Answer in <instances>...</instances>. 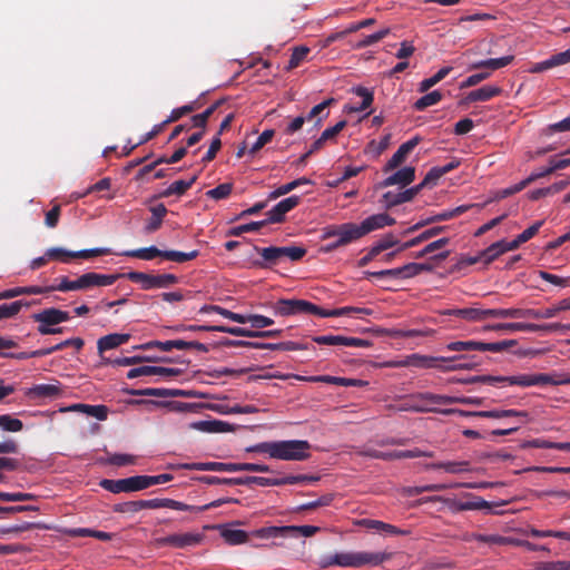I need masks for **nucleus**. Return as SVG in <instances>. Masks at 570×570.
<instances>
[{
	"label": "nucleus",
	"instance_id": "nucleus-23",
	"mask_svg": "<svg viewBox=\"0 0 570 570\" xmlns=\"http://www.w3.org/2000/svg\"><path fill=\"white\" fill-rule=\"evenodd\" d=\"M442 362L441 357H434V356H426V355H420V354H413L411 356H407L404 361H401L395 366H415V367H422V368H439Z\"/></svg>",
	"mask_w": 570,
	"mask_h": 570
},
{
	"label": "nucleus",
	"instance_id": "nucleus-20",
	"mask_svg": "<svg viewBox=\"0 0 570 570\" xmlns=\"http://www.w3.org/2000/svg\"><path fill=\"white\" fill-rule=\"evenodd\" d=\"M242 522L237 521L230 524H220L216 528L219 530L220 537L225 540L226 543L230 546L243 544L248 542L249 533L244 530L232 529L230 525L240 524Z\"/></svg>",
	"mask_w": 570,
	"mask_h": 570
},
{
	"label": "nucleus",
	"instance_id": "nucleus-35",
	"mask_svg": "<svg viewBox=\"0 0 570 570\" xmlns=\"http://www.w3.org/2000/svg\"><path fill=\"white\" fill-rule=\"evenodd\" d=\"M61 393H62V390H61L60 385H56V384L36 385V386L29 389V391L27 392L28 395L36 396V397H57V396L61 395Z\"/></svg>",
	"mask_w": 570,
	"mask_h": 570
},
{
	"label": "nucleus",
	"instance_id": "nucleus-55",
	"mask_svg": "<svg viewBox=\"0 0 570 570\" xmlns=\"http://www.w3.org/2000/svg\"><path fill=\"white\" fill-rule=\"evenodd\" d=\"M219 345L226 346V347H248V348L264 350L265 343L223 338L219 342Z\"/></svg>",
	"mask_w": 570,
	"mask_h": 570
},
{
	"label": "nucleus",
	"instance_id": "nucleus-12",
	"mask_svg": "<svg viewBox=\"0 0 570 570\" xmlns=\"http://www.w3.org/2000/svg\"><path fill=\"white\" fill-rule=\"evenodd\" d=\"M558 379H556L553 375L546 374V373H537V374H522L521 379L519 381V385L527 387V386H533V385H562V384H570V375H557Z\"/></svg>",
	"mask_w": 570,
	"mask_h": 570
},
{
	"label": "nucleus",
	"instance_id": "nucleus-60",
	"mask_svg": "<svg viewBox=\"0 0 570 570\" xmlns=\"http://www.w3.org/2000/svg\"><path fill=\"white\" fill-rule=\"evenodd\" d=\"M0 428L8 432H19L23 429V423L11 415H0Z\"/></svg>",
	"mask_w": 570,
	"mask_h": 570
},
{
	"label": "nucleus",
	"instance_id": "nucleus-51",
	"mask_svg": "<svg viewBox=\"0 0 570 570\" xmlns=\"http://www.w3.org/2000/svg\"><path fill=\"white\" fill-rule=\"evenodd\" d=\"M267 225L266 220L250 222L239 226H235L227 232L228 236H240L244 233L259 230L263 226Z\"/></svg>",
	"mask_w": 570,
	"mask_h": 570
},
{
	"label": "nucleus",
	"instance_id": "nucleus-28",
	"mask_svg": "<svg viewBox=\"0 0 570 570\" xmlns=\"http://www.w3.org/2000/svg\"><path fill=\"white\" fill-rule=\"evenodd\" d=\"M173 535V547L177 549H184L188 547H194L200 544L205 535L200 532H185V533H174Z\"/></svg>",
	"mask_w": 570,
	"mask_h": 570
},
{
	"label": "nucleus",
	"instance_id": "nucleus-56",
	"mask_svg": "<svg viewBox=\"0 0 570 570\" xmlns=\"http://www.w3.org/2000/svg\"><path fill=\"white\" fill-rule=\"evenodd\" d=\"M232 191H233V184L224 183L213 189L207 190L206 196L208 198L219 200V199L227 198L232 194Z\"/></svg>",
	"mask_w": 570,
	"mask_h": 570
},
{
	"label": "nucleus",
	"instance_id": "nucleus-22",
	"mask_svg": "<svg viewBox=\"0 0 570 570\" xmlns=\"http://www.w3.org/2000/svg\"><path fill=\"white\" fill-rule=\"evenodd\" d=\"M502 89L498 86H483L479 89L470 91L460 102V106L468 105L475 101H487L491 98L499 96Z\"/></svg>",
	"mask_w": 570,
	"mask_h": 570
},
{
	"label": "nucleus",
	"instance_id": "nucleus-34",
	"mask_svg": "<svg viewBox=\"0 0 570 570\" xmlns=\"http://www.w3.org/2000/svg\"><path fill=\"white\" fill-rule=\"evenodd\" d=\"M412 399L424 402V404H420L421 406H429L430 404H453V396L433 394L430 392L414 394Z\"/></svg>",
	"mask_w": 570,
	"mask_h": 570
},
{
	"label": "nucleus",
	"instance_id": "nucleus-18",
	"mask_svg": "<svg viewBox=\"0 0 570 570\" xmlns=\"http://www.w3.org/2000/svg\"><path fill=\"white\" fill-rule=\"evenodd\" d=\"M32 318L39 323V325H45V327H50L58 325L60 323L67 322L70 316L66 311H61L55 307L46 308L39 313L32 315Z\"/></svg>",
	"mask_w": 570,
	"mask_h": 570
},
{
	"label": "nucleus",
	"instance_id": "nucleus-58",
	"mask_svg": "<svg viewBox=\"0 0 570 570\" xmlns=\"http://www.w3.org/2000/svg\"><path fill=\"white\" fill-rule=\"evenodd\" d=\"M308 52H309L308 47H305V46L295 47L291 55L286 70H292V69L298 67V65L306 58Z\"/></svg>",
	"mask_w": 570,
	"mask_h": 570
},
{
	"label": "nucleus",
	"instance_id": "nucleus-44",
	"mask_svg": "<svg viewBox=\"0 0 570 570\" xmlns=\"http://www.w3.org/2000/svg\"><path fill=\"white\" fill-rule=\"evenodd\" d=\"M443 98V95L439 90H433L419 98L413 107L415 110H424L425 108L439 104Z\"/></svg>",
	"mask_w": 570,
	"mask_h": 570
},
{
	"label": "nucleus",
	"instance_id": "nucleus-38",
	"mask_svg": "<svg viewBox=\"0 0 570 570\" xmlns=\"http://www.w3.org/2000/svg\"><path fill=\"white\" fill-rule=\"evenodd\" d=\"M409 407H401V410H407ZM411 410L415 411V412H420V413H426V412H435V413H441V414H444V415H453V414H458L460 416H475V412H471V411H464V410H460V409H435V407H431V406H421V405H412L410 407Z\"/></svg>",
	"mask_w": 570,
	"mask_h": 570
},
{
	"label": "nucleus",
	"instance_id": "nucleus-49",
	"mask_svg": "<svg viewBox=\"0 0 570 570\" xmlns=\"http://www.w3.org/2000/svg\"><path fill=\"white\" fill-rule=\"evenodd\" d=\"M164 250L158 249L155 246L147 248H139L135 250L126 252L125 255L129 257H136L145 261L154 259L155 257H163Z\"/></svg>",
	"mask_w": 570,
	"mask_h": 570
},
{
	"label": "nucleus",
	"instance_id": "nucleus-21",
	"mask_svg": "<svg viewBox=\"0 0 570 570\" xmlns=\"http://www.w3.org/2000/svg\"><path fill=\"white\" fill-rule=\"evenodd\" d=\"M396 222L393 217H391L387 214H375L372 216H368L365 218L361 224L360 228L362 230L363 236L367 235L368 233L383 228L385 226H392Z\"/></svg>",
	"mask_w": 570,
	"mask_h": 570
},
{
	"label": "nucleus",
	"instance_id": "nucleus-54",
	"mask_svg": "<svg viewBox=\"0 0 570 570\" xmlns=\"http://www.w3.org/2000/svg\"><path fill=\"white\" fill-rule=\"evenodd\" d=\"M159 508H169L174 510L190 511L196 513L202 512V510H199V507L189 505L173 499H159Z\"/></svg>",
	"mask_w": 570,
	"mask_h": 570
},
{
	"label": "nucleus",
	"instance_id": "nucleus-33",
	"mask_svg": "<svg viewBox=\"0 0 570 570\" xmlns=\"http://www.w3.org/2000/svg\"><path fill=\"white\" fill-rule=\"evenodd\" d=\"M514 60V56L509 55L501 58H491L487 60H481L471 65L470 69H481L488 68L491 70H498L503 67H507Z\"/></svg>",
	"mask_w": 570,
	"mask_h": 570
},
{
	"label": "nucleus",
	"instance_id": "nucleus-57",
	"mask_svg": "<svg viewBox=\"0 0 570 570\" xmlns=\"http://www.w3.org/2000/svg\"><path fill=\"white\" fill-rule=\"evenodd\" d=\"M390 140L391 134L383 136L380 141L371 140L365 148V153H371L379 157L389 147Z\"/></svg>",
	"mask_w": 570,
	"mask_h": 570
},
{
	"label": "nucleus",
	"instance_id": "nucleus-45",
	"mask_svg": "<svg viewBox=\"0 0 570 570\" xmlns=\"http://www.w3.org/2000/svg\"><path fill=\"white\" fill-rule=\"evenodd\" d=\"M475 416L489 417V419H501L508 416H528L527 412L517 410H492V411H476Z\"/></svg>",
	"mask_w": 570,
	"mask_h": 570
},
{
	"label": "nucleus",
	"instance_id": "nucleus-30",
	"mask_svg": "<svg viewBox=\"0 0 570 570\" xmlns=\"http://www.w3.org/2000/svg\"><path fill=\"white\" fill-rule=\"evenodd\" d=\"M151 213V217L148 219L146 226H145V233L151 234L156 230H158L161 225L165 216L167 215L168 210L164 204H158L156 206H153L149 208Z\"/></svg>",
	"mask_w": 570,
	"mask_h": 570
},
{
	"label": "nucleus",
	"instance_id": "nucleus-64",
	"mask_svg": "<svg viewBox=\"0 0 570 570\" xmlns=\"http://www.w3.org/2000/svg\"><path fill=\"white\" fill-rule=\"evenodd\" d=\"M245 323H250L255 328H263L274 324V321L267 316L259 314L244 315Z\"/></svg>",
	"mask_w": 570,
	"mask_h": 570
},
{
	"label": "nucleus",
	"instance_id": "nucleus-39",
	"mask_svg": "<svg viewBox=\"0 0 570 570\" xmlns=\"http://www.w3.org/2000/svg\"><path fill=\"white\" fill-rule=\"evenodd\" d=\"M226 101V98H220L216 100L212 106H209L204 112L194 115L191 120L195 127H198L203 130H206V125L209 117Z\"/></svg>",
	"mask_w": 570,
	"mask_h": 570
},
{
	"label": "nucleus",
	"instance_id": "nucleus-6",
	"mask_svg": "<svg viewBox=\"0 0 570 570\" xmlns=\"http://www.w3.org/2000/svg\"><path fill=\"white\" fill-rule=\"evenodd\" d=\"M484 331H528V332H556V331H570V324L550 323V324H534V323H498L493 325H485Z\"/></svg>",
	"mask_w": 570,
	"mask_h": 570
},
{
	"label": "nucleus",
	"instance_id": "nucleus-7",
	"mask_svg": "<svg viewBox=\"0 0 570 570\" xmlns=\"http://www.w3.org/2000/svg\"><path fill=\"white\" fill-rule=\"evenodd\" d=\"M444 315H454L462 317L468 321H483L488 317H497V318H511V308H489V309H480V308H456V309H448L443 313Z\"/></svg>",
	"mask_w": 570,
	"mask_h": 570
},
{
	"label": "nucleus",
	"instance_id": "nucleus-46",
	"mask_svg": "<svg viewBox=\"0 0 570 570\" xmlns=\"http://www.w3.org/2000/svg\"><path fill=\"white\" fill-rule=\"evenodd\" d=\"M452 70V67H443L435 75L430 78L422 80L419 85L420 92H426L430 88L439 83L444 79Z\"/></svg>",
	"mask_w": 570,
	"mask_h": 570
},
{
	"label": "nucleus",
	"instance_id": "nucleus-9",
	"mask_svg": "<svg viewBox=\"0 0 570 570\" xmlns=\"http://www.w3.org/2000/svg\"><path fill=\"white\" fill-rule=\"evenodd\" d=\"M108 254H110L109 248H91V249H81L78 252H70V250H66L63 248L57 247V248H50L47 250L48 258L58 259L63 263L69 262V259H71V258L87 259V258L101 256V255H108Z\"/></svg>",
	"mask_w": 570,
	"mask_h": 570
},
{
	"label": "nucleus",
	"instance_id": "nucleus-48",
	"mask_svg": "<svg viewBox=\"0 0 570 570\" xmlns=\"http://www.w3.org/2000/svg\"><path fill=\"white\" fill-rule=\"evenodd\" d=\"M306 184H312V180L306 178V177H301V178H297L288 184H285V185H282L279 186L278 188H276L275 190H273L271 194H269V199H275V198H278L285 194H288L289 191H292L294 188L301 186V185H306Z\"/></svg>",
	"mask_w": 570,
	"mask_h": 570
},
{
	"label": "nucleus",
	"instance_id": "nucleus-36",
	"mask_svg": "<svg viewBox=\"0 0 570 570\" xmlns=\"http://www.w3.org/2000/svg\"><path fill=\"white\" fill-rule=\"evenodd\" d=\"M445 227L443 226H434V227H431L429 229H425L424 232H422L420 235H417L416 237L405 242L404 244L401 245V247L399 248V250H405L407 248H411V247H414L436 235H439L440 233H442L444 230Z\"/></svg>",
	"mask_w": 570,
	"mask_h": 570
},
{
	"label": "nucleus",
	"instance_id": "nucleus-62",
	"mask_svg": "<svg viewBox=\"0 0 570 570\" xmlns=\"http://www.w3.org/2000/svg\"><path fill=\"white\" fill-rule=\"evenodd\" d=\"M460 166V160L453 159L449 164L444 166H436L429 170L430 176L434 179L435 183L445 174L450 173L451 170L458 168Z\"/></svg>",
	"mask_w": 570,
	"mask_h": 570
},
{
	"label": "nucleus",
	"instance_id": "nucleus-26",
	"mask_svg": "<svg viewBox=\"0 0 570 570\" xmlns=\"http://www.w3.org/2000/svg\"><path fill=\"white\" fill-rule=\"evenodd\" d=\"M190 428L195 430H199L208 433H223V432H234L235 428L224 421L219 420H207V421H197L190 423Z\"/></svg>",
	"mask_w": 570,
	"mask_h": 570
},
{
	"label": "nucleus",
	"instance_id": "nucleus-27",
	"mask_svg": "<svg viewBox=\"0 0 570 570\" xmlns=\"http://www.w3.org/2000/svg\"><path fill=\"white\" fill-rule=\"evenodd\" d=\"M142 509H159V499L128 501L114 505V511L120 513L137 512Z\"/></svg>",
	"mask_w": 570,
	"mask_h": 570
},
{
	"label": "nucleus",
	"instance_id": "nucleus-11",
	"mask_svg": "<svg viewBox=\"0 0 570 570\" xmlns=\"http://www.w3.org/2000/svg\"><path fill=\"white\" fill-rule=\"evenodd\" d=\"M442 366L440 370L442 372H452V371H462V370H474L481 362L474 355H454L444 357L441 356Z\"/></svg>",
	"mask_w": 570,
	"mask_h": 570
},
{
	"label": "nucleus",
	"instance_id": "nucleus-29",
	"mask_svg": "<svg viewBox=\"0 0 570 570\" xmlns=\"http://www.w3.org/2000/svg\"><path fill=\"white\" fill-rule=\"evenodd\" d=\"M351 91L353 94L362 97V102L360 106H346L345 110L348 114L360 112V111L366 110L367 108H370L372 106V104L374 101V94L372 90H370L365 87H362V86H356V87H353L351 89Z\"/></svg>",
	"mask_w": 570,
	"mask_h": 570
},
{
	"label": "nucleus",
	"instance_id": "nucleus-5",
	"mask_svg": "<svg viewBox=\"0 0 570 570\" xmlns=\"http://www.w3.org/2000/svg\"><path fill=\"white\" fill-rule=\"evenodd\" d=\"M272 308L274 313L279 316L313 314L320 317H330V309L322 308L305 299L281 298L272 305Z\"/></svg>",
	"mask_w": 570,
	"mask_h": 570
},
{
	"label": "nucleus",
	"instance_id": "nucleus-2",
	"mask_svg": "<svg viewBox=\"0 0 570 570\" xmlns=\"http://www.w3.org/2000/svg\"><path fill=\"white\" fill-rule=\"evenodd\" d=\"M392 553L389 552H341L328 557L322 562V567L340 566L360 568L363 566H379L391 559Z\"/></svg>",
	"mask_w": 570,
	"mask_h": 570
},
{
	"label": "nucleus",
	"instance_id": "nucleus-15",
	"mask_svg": "<svg viewBox=\"0 0 570 570\" xmlns=\"http://www.w3.org/2000/svg\"><path fill=\"white\" fill-rule=\"evenodd\" d=\"M122 274L105 275L95 272H89L79 276L80 288L87 289L91 287H102L112 285Z\"/></svg>",
	"mask_w": 570,
	"mask_h": 570
},
{
	"label": "nucleus",
	"instance_id": "nucleus-13",
	"mask_svg": "<svg viewBox=\"0 0 570 570\" xmlns=\"http://www.w3.org/2000/svg\"><path fill=\"white\" fill-rule=\"evenodd\" d=\"M520 380H522L521 375H513V376L474 375V376H469V377H464V379L453 377V379H450L449 382L460 383V384L483 383V384L494 385L497 383H508L510 385H519Z\"/></svg>",
	"mask_w": 570,
	"mask_h": 570
},
{
	"label": "nucleus",
	"instance_id": "nucleus-1",
	"mask_svg": "<svg viewBox=\"0 0 570 570\" xmlns=\"http://www.w3.org/2000/svg\"><path fill=\"white\" fill-rule=\"evenodd\" d=\"M311 444L304 440L263 442L248 449L252 452L266 453L273 459L302 461L309 458Z\"/></svg>",
	"mask_w": 570,
	"mask_h": 570
},
{
	"label": "nucleus",
	"instance_id": "nucleus-24",
	"mask_svg": "<svg viewBox=\"0 0 570 570\" xmlns=\"http://www.w3.org/2000/svg\"><path fill=\"white\" fill-rule=\"evenodd\" d=\"M357 524L365 527L367 529L383 531V532H386L389 534H394V535H410L411 534V530H409V529H400L393 524L385 523V522L379 521V520L362 519V520L357 521Z\"/></svg>",
	"mask_w": 570,
	"mask_h": 570
},
{
	"label": "nucleus",
	"instance_id": "nucleus-37",
	"mask_svg": "<svg viewBox=\"0 0 570 570\" xmlns=\"http://www.w3.org/2000/svg\"><path fill=\"white\" fill-rule=\"evenodd\" d=\"M196 180V175L193 176L189 180H176L160 194V197H169L171 195L181 196L195 184Z\"/></svg>",
	"mask_w": 570,
	"mask_h": 570
},
{
	"label": "nucleus",
	"instance_id": "nucleus-4",
	"mask_svg": "<svg viewBox=\"0 0 570 570\" xmlns=\"http://www.w3.org/2000/svg\"><path fill=\"white\" fill-rule=\"evenodd\" d=\"M321 531L320 527L316 525H271L261 529H256L249 533V537L259 539H276V538H297L312 537Z\"/></svg>",
	"mask_w": 570,
	"mask_h": 570
},
{
	"label": "nucleus",
	"instance_id": "nucleus-14",
	"mask_svg": "<svg viewBox=\"0 0 570 570\" xmlns=\"http://www.w3.org/2000/svg\"><path fill=\"white\" fill-rule=\"evenodd\" d=\"M313 342L320 345H345L355 347H370L373 343L368 340L347 337L342 335H321L314 336Z\"/></svg>",
	"mask_w": 570,
	"mask_h": 570
},
{
	"label": "nucleus",
	"instance_id": "nucleus-47",
	"mask_svg": "<svg viewBox=\"0 0 570 570\" xmlns=\"http://www.w3.org/2000/svg\"><path fill=\"white\" fill-rule=\"evenodd\" d=\"M382 202L385 206V208H392L394 206H397L400 204H403V203H406V202H411L410 199V193H407L406 190L404 191H401V193H392V191H387L383 195L382 197Z\"/></svg>",
	"mask_w": 570,
	"mask_h": 570
},
{
	"label": "nucleus",
	"instance_id": "nucleus-43",
	"mask_svg": "<svg viewBox=\"0 0 570 570\" xmlns=\"http://www.w3.org/2000/svg\"><path fill=\"white\" fill-rule=\"evenodd\" d=\"M157 361L173 362L171 358H160V360H158V358L150 357V356L135 355V356L116 358L111 363L114 365H118V366H128V365H135V364H139V363H145V362H157Z\"/></svg>",
	"mask_w": 570,
	"mask_h": 570
},
{
	"label": "nucleus",
	"instance_id": "nucleus-41",
	"mask_svg": "<svg viewBox=\"0 0 570 570\" xmlns=\"http://www.w3.org/2000/svg\"><path fill=\"white\" fill-rule=\"evenodd\" d=\"M517 344H518V342L515 340H505V341L493 342V343L478 342V351L501 353L503 351H507V350L515 346Z\"/></svg>",
	"mask_w": 570,
	"mask_h": 570
},
{
	"label": "nucleus",
	"instance_id": "nucleus-19",
	"mask_svg": "<svg viewBox=\"0 0 570 570\" xmlns=\"http://www.w3.org/2000/svg\"><path fill=\"white\" fill-rule=\"evenodd\" d=\"M415 179V168L412 166H406L391 176L386 177L383 181L379 184V187L384 188L393 185H400L401 187H405L413 183Z\"/></svg>",
	"mask_w": 570,
	"mask_h": 570
},
{
	"label": "nucleus",
	"instance_id": "nucleus-16",
	"mask_svg": "<svg viewBox=\"0 0 570 570\" xmlns=\"http://www.w3.org/2000/svg\"><path fill=\"white\" fill-rule=\"evenodd\" d=\"M301 198L296 195L281 200L268 213L265 219L267 224L282 223L285 215L299 204Z\"/></svg>",
	"mask_w": 570,
	"mask_h": 570
},
{
	"label": "nucleus",
	"instance_id": "nucleus-61",
	"mask_svg": "<svg viewBox=\"0 0 570 570\" xmlns=\"http://www.w3.org/2000/svg\"><path fill=\"white\" fill-rule=\"evenodd\" d=\"M353 313L371 315L373 313V311L370 308H365V307L345 306V307L330 309V317H338V316H343V315H350Z\"/></svg>",
	"mask_w": 570,
	"mask_h": 570
},
{
	"label": "nucleus",
	"instance_id": "nucleus-32",
	"mask_svg": "<svg viewBox=\"0 0 570 570\" xmlns=\"http://www.w3.org/2000/svg\"><path fill=\"white\" fill-rule=\"evenodd\" d=\"M130 334L114 333L98 340L97 346L100 353L116 348L129 341Z\"/></svg>",
	"mask_w": 570,
	"mask_h": 570
},
{
	"label": "nucleus",
	"instance_id": "nucleus-63",
	"mask_svg": "<svg viewBox=\"0 0 570 570\" xmlns=\"http://www.w3.org/2000/svg\"><path fill=\"white\" fill-rule=\"evenodd\" d=\"M449 242H450V239L448 237L436 239V240L428 244L422 250L415 253L414 257L422 258L426 255H430V254L443 248L444 246H446L449 244Z\"/></svg>",
	"mask_w": 570,
	"mask_h": 570
},
{
	"label": "nucleus",
	"instance_id": "nucleus-59",
	"mask_svg": "<svg viewBox=\"0 0 570 570\" xmlns=\"http://www.w3.org/2000/svg\"><path fill=\"white\" fill-rule=\"evenodd\" d=\"M333 500H334V495L331 493H327V494L322 495L321 498H318L315 501L304 503V504L297 507L295 511L301 512V511H307V510H315L320 507L330 505Z\"/></svg>",
	"mask_w": 570,
	"mask_h": 570
},
{
	"label": "nucleus",
	"instance_id": "nucleus-25",
	"mask_svg": "<svg viewBox=\"0 0 570 570\" xmlns=\"http://www.w3.org/2000/svg\"><path fill=\"white\" fill-rule=\"evenodd\" d=\"M568 62H570V49L563 52L556 53L544 61L532 65L529 71L532 73H539L550 68L561 66Z\"/></svg>",
	"mask_w": 570,
	"mask_h": 570
},
{
	"label": "nucleus",
	"instance_id": "nucleus-8",
	"mask_svg": "<svg viewBox=\"0 0 570 570\" xmlns=\"http://www.w3.org/2000/svg\"><path fill=\"white\" fill-rule=\"evenodd\" d=\"M122 275L131 282L140 283L144 289L167 287L178 282L174 274L150 275L141 272H129Z\"/></svg>",
	"mask_w": 570,
	"mask_h": 570
},
{
	"label": "nucleus",
	"instance_id": "nucleus-42",
	"mask_svg": "<svg viewBox=\"0 0 570 570\" xmlns=\"http://www.w3.org/2000/svg\"><path fill=\"white\" fill-rule=\"evenodd\" d=\"M176 331H191V332H220L228 333L232 335L234 327L225 325H178L175 327Z\"/></svg>",
	"mask_w": 570,
	"mask_h": 570
},
{
	"label": "nucleus",
	"instance_id": "nucleus-50",
	"mask_svg": "<svg viewBox=\"0 0 570 570\" xmlns=\"http://www.w3.org/2000/svg\"><path fill=\"white\" fill-rule=\"evenodd\" d=\"M483 256V262L485 265H489L494 259H497L499 256L505 253L503 240L495 242L491 244L485 249L481 250Z\"/></svg>",
	"mask_w": 570,
	"mask_h": 570
},
{
	"label": "nucleus",
	"instance_id": "nucleus-52",
	"mask_svg": "<svg viewBox=\"0 0 570 570\" xmlns=\"http://www.w3.org/2000/svg\"><path fill=\"white\" fill-rule=\"evenodd\" d=\"M199 255L198 250H191L189 253L177 252V250H164L163 258L176 262L184 263L191 259H195Z\"/></svg>",
	"mask_w": 570,
	"mask_h": 570
},
{
	"label": "nucleus",
	"instance_id": "nucleus-3",
	"mask_svg": "<svg viewBox=\"0 0 570 570\" xmlns=\"http://www.w3.org/2000/svg\"><path fill=\"white\" fill-rule=\"evenodd\" d=\"M255 250L262 256V259L254 261L252 266L258 268H271L285 258L297 262L306 255V248L303 246H271L265 248L255 246Z\"/></svg>",
	"mask_w": 570,
	"mask_h": 570
},
{
	"label": "nucleus",
	"instance_id": "nucleus-53",
	"mask_svg": "<svg viewBox=\"0 0 570 570\" xmlns=\"http://www.w3.org/2000/svg\"><path fill=\"white\" fill-rule=\"evenodd\" d=\"M22 306H29V303L16 301L10 304L0 305V320H6L16 316Z\"/></svg>",
	"mask_w": 570,
	"mask_h": 570
},
{
	"label": "nucleus",
	"instance_id": "nucleus-10",
	"mask_svg": "<svg viewBox=\"0 0 570 570\" xmlns=\"http://www.w3.org/2000/svg\"><path fill=\"white\" fill-rule=\"evenodd\" d=\"M100 487L111 493L135 492L144 490L141 475H135L120 480L102 479Z\"/></svg>",
	"mask_w": 570,
	"mask_h": 570
},
{
	"label": "nucleus",
	"instance_id": "nucleus-40",
	"mask_svg": "<svg viewBox=\"0 0 570 570\" xmlns=\"http://www.w3.org/2000/svg\"><path fill=\"white\" fill-rule=\"evenodd\" d=\"M282 334V330H268V331H252L244 327H234L232 330V335L234 336H244V337H274L279 336Z\"/></svg>",
	"mask_w": 570,
	"mask_h": 570
},
{
	"label": "nucleus",
	"instance_id": "nucleus-17",
	"mask_svg": "<svg viewBox=\"0 0 570 570\" xmlns=\"http://www.w3.org/2000/svg\"><path fill=\"white\" fill-rule=\"evenodd\" d=\"M421 138L419 136L413 137L406 142L402 144L399 149L393 154V156L387 160L385 166L383 167L384 173L392 171L397 168L404 160L407 155L417 146Z\"/></svg>",
	"mask_w": 570,
	"mask_h": 570
},
{
	"label": "nucleus",
	"instance_id": "nucleus-31",
	"mask_svg": "<svg viewBox=\"0 0 570 570\" xmlns=\"http://www.w3.org/2000/svg\"><path fill=\"white\" fill-rule=\"evenodd\" d=\"M338 244H350L363 237L360 225L346 223L338 226Z\"/></svg>",
	"mask_w": 570,
	"mask_h": 570
}]
</instances>
